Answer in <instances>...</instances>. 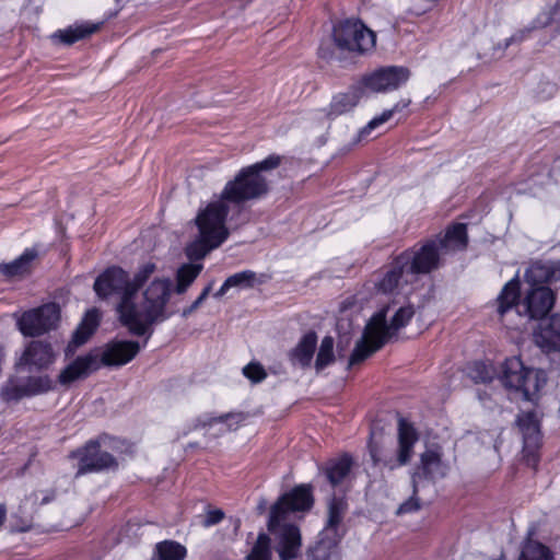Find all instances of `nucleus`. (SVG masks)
<instances>
[{"label": "nucleus", "mask_w": 560, "mask_h": 560, "mask_svg": "<svg viewBox=\"0 0 560 560\" xmlns=\"http://www.w3.org/2000/svg\"><path fill=\"white\" fill-rule=\"evenodd\" d=\"M156 271L152 261L144 262L131 279L124 269L112 267L97 277L94 291L101 299L119 294L116 305L118 319L129 332L142 336L154 325L168 320L175 310L172 304L173 281L168 277H151Z\"/></svg>", "instance_id": "nucleus-1"}, {"label": "nucleus", "mask_w": 560, "mask_h": 560, "mask_svg": "<svg viewBox=\"0 0 560 560\" xmlns=\"http://www.w3.org/2000/svg\"><path fill=\"white\" fill-rule=\"evenodd\" d=\"M313 504L311 488L298 486L282 495L271 508L269 529L279 537L278 552L282 560L294 559L301 547L300 530L293 525H281L294 512L308 510Z\"/></svg>", "instance_id": "nucleus-2"}, {"label": "nucleus", "mask_w": 560, "mask_h": 560, "mask_svg": "<svg viewBox=\"0 0 560 560\" xmlns=\"http://www.w3.org/2000/svg\"><path fill=\"white\" fill-rule=\"evenodd\" d=\"M232 211L219 197H214L198 211L194 220L197 234L185 247V254L190 260L203 259L229 238L230 230L226 222Z\"/></svg>", "instance_id": "nucleus-3"}, {"label": "nucleus", "mask_w": 560, "mask_h": 560, "mask_svg": "<svg viewBox=\"0 0 560 560\" xmlns=\"http://www.w3.org/2000/svg\"><path fill=\"white\" fill-rule=\"evenodd\" d=\"M388 306L376 312L366 323L361 339L350 357L349 364L354 365L380 350L395 334L405 327L415 315L410 305L399 307L387 323Z\"/></svg>", "instance_id": "nucleus-4"}, {"label": "nucleus", "mask_w": 560, "mask_h": 560, "mask_svg": "<svg viewBox=\"0 0 560 560\" xmlns=\"http://www.w3.org/2000/svg\"><path fill=\"white\" fill-rule=\"evenodd\" d=\"M555 302L552 291L547 287L526 288L520 298V282L510 280L497 299V313L503 319L515 312L517 316L536 319L545 316Z\"/></svg>", "instance_id": "nucleus-5"}, {"label": "nucleus", "mask_w": 560, "mask_h": 560, "mask_svg": "<svg viewBox=\"0 0 560 560\" xmlns=\"http://www.w3.org/2000/svg\"><path fill=\"white\" fill-rule=\"evenodd\" d=\"M279 163L280 158L271 155L242 168L233 179L225 184L218 197L232 210H240L243 203L261 198L268 191V182L262 172L277 167Z\"/></svg>", "instance_id": "nucleus-6"}, {"label": "nucleus", "mask_w": 560, "mask_h": 560, "mask_svg": "<svg viewBox=\"0 0 560 560\" xmlns=\"http://www.w3.org/2000/svg\"><path fill=\"white\" fill-rule=\"evenodd\" d=\"M501 382L516 396L532 400L546 384V375L541 370L526 368L520 358L513 357L504 362Z\"/></svg>", "instance_id": "nucleus-7"}, {"label": "nucleus", "mask_w": 560, "mask_h": 560, "mask_svg": "<svg viewBox=\"0 0 560 560\" xmlns=\"http://www.w3.org/2000/svg\"><path fill=\"white\" fill-rule=\"evenodd\" d=\"M418 441L416 430L405 420H399L398 425V451L396 457L386 448L385 442H371L370 453L375 464L394 469L405 465L412 456L413 446Z\"/></svg>", "instance_id": "nucleus-8"}, {"label": "nucleus", "mask_w": 560, "mask_h": 560, "mask_svg": "<svg viewBox=\"0 0 560 560\" xmlns=\"http://www.w3.org/2000/svg\"><path fill=\"white\" fill-rule=\"evenodd\" d=\"M334 42L341 51L364 54L375 46V34L359 20H346L334 27Z\"/></svg>", "instance_id": "nucleus-9"}, {"label": "nucleus", "mask_w": 560, "mask_h": 560, "mask_svg": "<svg viewBox=\"0 0 560 560\" xmlns=\"http://www.w3.org/2000/svg\"><path fill=\"white\" fill-rule=\"evenodd\" d=\"M442 257L438 243L431 238L401 253L398 256V262L399 266H404L413 281L418 275H427L438 269Z\"/></svg>", "instance_id": "nucleus-10"}, {"label": "nucleus", "mask_w": 560, "mask_h": 560, "mask_svg": "<svg viewBox=\"0 0 560 560\" xmlns=\"http://www.w3.org/2000/svg\"><path fill=\"white\" fill-rule=\"evenodd\" d=\"M19 330L24 336H39L55 328L60 319V308L55 303L27 311L21 315L14 314Z\"/></svg>", "instance_id": "nucleus-11"}, {"label": "nucleus", "mask_w": 560, "mask_h": 560, "mask_svg": "<svg viewBox=\"0 0 560 560\" xmlns=\"http://www.w3.org/2000/svg\"><path fill=\"white\" fill-rule=\"evenodd\" d=\"M52 388V381L47 375L28 377H10L1 387L0 396L7 401H18L25 397L44 394Z\"/></svg>", "instance_id": "nucleus-12"}, {"label": "nucleus", "mask_w": 560, "mask_h": 560, "mask_svg": "<svg viewBox=\"0 0 560 560\" xmlns=\"http://www.w3.org/2000/svg\"><path fill=\"white\" fill-rule=\"evenodd\" d=\"M410 78V72L405 67H385L375 70L362 80V88L371 92H389L397 90Z\"/></svg>", "instance_id": "nucleus-13"}, {"label": "nucleus", "mask_w": 560, "mask_h": 560, "mask_svg": "<svg viewBox=\"0 0 560 560\" xmlns=\"http://www.w3.org/2000/svg\"><path fill=\"white\" fill-rule=\"evenodd\" d=\"M78 459L77 475L109 469L117 466L116 459L107 452L102 451L97 442L91 441L84 447L73 453Z\"/></svg>", "instance_id": "nucleus-14"}, {"label": "nucleus", "mask_w": 560, "mask_h": 560, "mask_svg": "<svg viewBox=\"0 0 560 560\" xmlns=\"http://www.w3.org/2000/svg\"><path fill=\"white\" fill-rule=\"evenodd\" d=\"M95 350L102 366L114 368L129 363L140 351V345L131 340H114Z\"/></svg>", "instance_id": "nucleus-15"}, {"label": "nucleus", "mask_w": 560, "mask_h": 560, "mask_svg": "<svg viewBox=\"0 0 560 560\" xmlns=\"http://www.w3.org/2000/svg\"><path fill=\"white\" fill-rule=\"evenodd\" d=\"M411 282L406 269L404 266H399L398 257H396L390 266L374 280V295L376 299L393 295L404 284Z\"/></svg>", "instance_id": "nucleus-16"}, {"label": "nucleus", "mask_w": 560, "mask_h": 560, "mask_svg": "<svg viewBox=\"0 0 560 560\" xmlns=\"http://www.w3.org/2000/svg\"><path fill=\"white\" fill-rule=\"evenodd\" d=\"M102 368V361L95 349L84 355L78 357L69 363L59 374L58 381L62 385H69Z\"/></svg>", "instance_id": "nucleus-17"}, {"label": "nucleus", "mask_w": 560, "mask_h": 560, "mask_svg": "<svg viewBox=\"0 0 560 560\" xmlns=\"http://www.w3.org/2000/svg\"><path fill=\"white\" fill-rule=\"evenodd\" d=\"M534 339L545 352L560 351V314L541 322L534 334Z\"/></svg>", "instance_id": "nucleus-18"}, {"label": "nucleus", "mask_w": 560, "mask_h": 560, "mask_svg": "<svg viewBox=\"0 0 560 560\" xmlns=\"http://www.w3.org/2000/svg\"><path fill=\"white\" fill-rule=\"evenodd\" d=\"M55 361V353L48 343L42 341H33L24 350L23 354L16 362V368L33 366L44 369Z\"/></svg>", "instance_id": "nucleus-19"}, {"label": "nucleus", "mask_w": 560, "mask_h": 560, "mask_svg": "<svg viewBox=\"0 0 560 560\" xmlns=\"http://www.w3.org/2000/svg\"><path fill=\"white\" fill-rule=\"evenodd\" d=\"M438 243V248L443 256L462 250L467 245V231L465 223H455L451 225L443 236L432 238Z\"/></svg>", "instance_id": "nucleus-20"}, {"label": "nucleus", "mask_w": 560, "mask_h": 560, "mask_svg": "<svg viewBox=\"0 0 560 560\" xmlns=\"http://www.w3.org/2000/svg\"><path fill=\"white\" fill-rule=\"evenodd\" d=\"M101 315L97 310L93 308L86 312L81 324L73 334L72 340L67 347L66 355H70L75 351V348L82 346L95 331L98 326Z\"/></svg>", "instance_id": "nucleus-21"}, {"label": "nucleus", "mask_w": 560, "mask_h": 560, "mask_svg": "<svg viewBox=\"0 0 560 560\" xmlns=\"http://www.w3.org/2000/svg\"><path fill=\"white\" fill-rule=\"evenodd\" d=\"M317 343L315 332L305 334L299 343L291 350L290 360L292 364L302 368L310 366Z\"/></svg>", "instance_id": "nucleus-22"}, {"label": "nucleus", "mask_w": 560, "mask_h": 560, "mask_svg": "<svg viewBox=\"0 0 560 560\" xmlns=\"http://www.w3.org/2000/svg\"><path fill=\"white\" fill-rule=\"evenodd\" d=\"M362 86H353L345 93L334 96L330 103V114L338 116L352 110L364 95Z\"/></svg>", "instance_id": "nucleus-23"}, {"label": "nucleus", "mask_w": 560, "mask_h": 560, "mask_svg": "<svg viewBox=\"0 0 560 560\" xmlns=\"http://www.w3.org/2000/svg\"><path fill=\"white\" fill-rule=\"evenodd\" d=\"M421 469L423 474L431 478L444 477L448 466L442 458L440 448L427 450L421 455Z\"/></svg>", "instance_id": "nucleus-24"}, {"label": "nucleus", "mask_w": 560, "mask_h": 560, "mask_svg": "<svg viewBox=\"0 0 560 560\" xmlns=\"http://www.w3.org/2000/svg\"><path fill=\"white\" fill-rule=\"evenodd\" d=\"M202 269L203 265L200 262L183 264L176 271V283H173L172 294L174 292L177 294H184L192 284V282L197 279V277L200 275Z\"/></svg>", "instance_id": "nucleus-25"}, {"label": "nucleus", "mask_w": 560, "mask_h": 560, "mask_svg": "<svg viewBox=\"0 0 560 560\" xmlns=\"http://www.w3.org/2000/svg\"><path fill=\"white\" fill-rule=\"evenodd\" d=\"M410 105V100H400L392 108L384 110L381 115L371 119L358 133L357 141H361L370 136V133L388 121L394 114L401 112Z\"/></svg>", "instance_id": "nucleus-26"}, {"label": "nucleus", "mask_w": 560, "mask_h": 560, "mask_svg": "<svg viewBox=\"0 0 560 560\" xmlns=\"http://www.w3.org/2000/svg\"><path fill=\"white\" fill-rule=\"evenodd\" d=\"M36 252L26 249L19 258L10 264L0 265V271L9 277H16L26 273L30 270L31 262L35 259Z\"/></svg>", "instance_id": "nucleus-27"}, {"label": "nucleus", "mask_w": 560, "mask_h": 560, "mask_svg": "<svg viewBox=\"0 0 560 560\" xmlns=\"http://www.w3.org/2000/svg\"><path fill=\"white\" fill-rule=\"evenodd\" d=\"M553 272L550 267L535 262L529 266L525 272V282L527 288L545 287L544 283L549 282L552 279Z\"/></svg>", "instance_id": "nucleus-28"}, {"label": "nucleus", "mask_w": 560, "mask_h": 560, "mask_svg": "<svg viewBox=\"0 0 560 560\" xmlns=\"http://www.w3.org/2000/svg\"><path fill=\"white\" fill-rule=\"evenodd\" d=\"M97 26L94 24H77L58 31L55 37L69 45L93 34Z\"/></svg>", "instance_id": "nucleus-29"}, {"label": "nucleus", "mask_w": 560, "mask_h": 560, "mask_svg": "<svg viewBox=\"0 0 560 560\" xmlns=\"http://www.w3.org/2000/svg\"><path fill=\"white\" fill-rule=\"evenodd\" d=\"M518 560H553V556L547 546L536 540H527L523 545Z\"/></svg>", "instance_id": "nucleus-30"}, {"label": "nucleus", "mask_w": 560, "mask_h": 560, "mask_svg": "<svg viewBox=\"0 0 560 560\" xmlns=\"http://www.w3.org/2000/svg\"><path fill=\"white\" fill-rule=\"evenodd\" d=\"M186 549L174 541H163L156 545L155 560H184Z\"/></svg>", "instance_id": "nucleus-31"}, {"label": "nucleus", "mask_w": 560, "mask_h": 560, "mask_svg": "<svg viewBox=\"0 0 560 560\" xmlns=\"http://www.w3.org/2000/svg\"><path fill=\"white\" fill-rule=\"evenodd\" d=\"M334 360V339L327 336L320 342L315 361V368L317 371H322L326 366L330 365Z\"/></svg>", "instance_id": "nucleus-32"}, {"label": "nucleus", "mask_w": 560, "mask_h": 560, "mask_svg": "<svg viewBox=\"0 0 560 560\" xmlns=\"http://www.w3.org/2000/svg\"><path fill=\"white\" fill-rule=\"evenodd\" d=\"M351 468V460L345 456L334 463L327 468V477L332 485H338L349 474Z\"/></svg>", "instance_id": "nucleus-33"}, {"label": "nucleus", "mask_w": 560, "mask_h": 560, "mask_svg": "<svg viewBox=\"0 0 560 560\" xmlns=\"http://www.w3.org/2000/svg\"><path fill=\"white\" fill-rule=\"evenodd\" d=\"M517 423L526 440L537 439L539 433L538 421L533 412L521 413L517 417Z\"/></svg>", "instance_id": "nucleus-34"}, {"label": "nucleus", "mask_w": 560, "mask_h": 560, "mask_svg": "<svg viewBox=\"0 0 560 560\" xmlns=\"http://www.w3.org/2000/svg\"><path fill=\"white\" fill-rule=\"evenodd\" d=\"M270 539L267 535L260 534L250 553L247 556V560H270Z\"/></svg>", "instance_id": "nucleus-35"}, {"label": "nucleus", "mask_w": 560, "mask_h": 560, "mask_svg": "<svg viewBox=\"0 0 560 560\" xmlns=\"http://www.w3.org/2000/svg\"><path fill=\"white\" fill-rule=\"evenodd\" d=\"M270 539L267 535L260 534L250 553L247 556V560H270Z\"/></svg>", "instance_id": "nucleus-36"}, {"label": "nucleus", "mask_w": 560, "mask_h": 560, "mask_svg": "<svg viewBox=\"0 0 560 560\" xmlns=\"http://www.w3.org/2000/svg\"><path fill=\"white\" fill-rule=\"evenodd\" d=\"M226 421L225 415L218 417L207 416L201 420L200 425L207 429L211 435H218L225 433L221 432V429H226Z\"/></svg>", "instance_id": "nucleus-37"}, {"label": "nucleus", "mask_w": 560, "mask_h": 560, "mask_svg": "<svg viewBox=\"0 0 560 560\" xmlns=\"http://www.w3.org/2000/svg\"><path fill=\"white\" fill-rule=\"evenodd\" d=\"M342 504L340 502H331L329 504V511H328V521H327V526L325 528V533L326 535H328L329 533H335L336 530V527L338 526V524L340 523L341 518H342Z\"/></svg>", "instance_id": "nucleus-38"}, {"label": "nucleus", "mask_w": 560, "mask_h": 560, "mask_svg": "<svg viewBox=\"0 0 560 560\" xmlns=\"http://www.w3.org/2000/svg\"><path fill=\"white\" fill-rule=\"evenodd\" d=\"M254 279V272L242 271L230 276L226 279V285H230V288H247L253 285Z\"/></svg>", "instance_id": "nucleus-39"}, {"label": "nucleus", "mask_w": 560, "mask_h": 560, "mask_svg": "<svg viewBox=\"0 0 560 560\" xmlns=\"http://www.w3.org/2000/svg\"><path fill=\"white\" fill-rule=\"evenodd\" d=\"M243 373L248 380H250L254 383L261 382L267 376L264 366L255 362H252L244 366Z\"/></svg>", "instance_id": "nucleus-40"}, {"label": "nucleus", "mask_w": 560, "mask_h": 560, "mask_svg": "<svg viewBox=\"0 0 560 560\" xmlns=\"http://www.w3.org/2000/svg\"><path fill=\"white\" fill-rule=\"evenodd\" d=\"M226 429H221V432H230L238 429L245 421V416L241 412L225 413Z\"/></svg>", "instance_id": "nucleus-41"}, {"label": "nucleus", "mask_w": 560, "mask_h": 560, "mask_svg": "<svg viewBox=\"0 0 560 560\" xmlns=\"http://www.w3.org/2000/svg\"><path fill=\"white\" fill-rule=\"evenodd\" d=\"M210 291H211V285L206 287L202 290L201 294L196 299V301L189 307L183 310L182 315L184 317H187L192 312H195L203 303V301L207 299V296L209 295Z\"/></svg>", "instance_id": "nucleus-42"}, {"label": "nucleus", "mask_w": 560, "mask_h": 560, "mask_svg": "<svg viewBox=\"0 0 560 560\" xmlns=\"http://www.w3.org/2000/svg\"><path fill=\"white\" fill-rule=\"evenodd\" d=\"M419 501L416 498H410L409 500L405 501L402 504L399 505L397 514L411 513L419 510Z\"/></svg>", "instance_id": "nucleus-43"}, {"label": "nucleus", "mask_w": 560, "mask_h": 560, "mask_svg": "<svg viewBox=\"0 0 560 560\" xmlns=\"http://www.w3.org/2000/svg\"><path fill=\"white\" fill-rule=\"evenodd\" d=\"M223 518V512L221 510H212L207 513L205 525L211 526L219 523Z\"/></svg>", "instance_id": "nucleus-44"}, {"label": "nucleus", "mask_w": 560, "mask_h": 560, "mask_svg": "<svg viewBox=\"0 0 560 560\" xmlns=\"http://www.w3.org/2000/svg\"><path fill=\"white\" fill-rule=\"evenodd\" d=\"M230 285H226V280L223 282V284L220 287V289L214 293V296L215 298H221L229 290H230Z\"/></svg>", "instance_id": "nucleus-45"}, {"label": "nucleus", "mask_w": 560, "mask_h": 560, "mask_svg": "<svg viewBox=\"0 0 560 560\" xmlns=\"http://www.w3.org/2000/svg\"><path fill=\"white\" fill-rule=\"evenodd\" d=\"M5 516V511L2 506H0V526L2 525Z\"/></svg>", "instance_id": "nucleus-46"}, {"label": "nucleus", "mask_w": 560, "mask_h": 560, "mask_svg": "<svg viewBox=\"0 0 560 560\" xmlns=\"http://www.w3.org/2000/svg\"><path fill=\"white\" fill-rule=\"evenodd\" d=\"M487 380H488V377H487V376H481V377H480V381H482V382H485V381H487Z\"/></svg>", "instance_id": "nucleus-47"}]
</instances>
